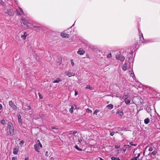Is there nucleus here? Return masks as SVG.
Returning a JSON list of instances; mask_svg holds the SVG:
<instances>
[{"label": "nucleus", "instance_id": "1", "mask_svg": "<svg viewBox=\"0 0 160 160\" xmlns=\"http://www.w3.org/2000/svg\"><path fill=\"white\" fill-rule=\"evenodd\" d=\"M38 143H37L34 145V148L37 152H40L39 150L40 147L42 148V145L39 140L38 141Z\"/></svg>", "mask_w": 160, "mask_h": 160}, {"label": "nucleus", "instance_id": "2", "mask_svg": "<svg viewBox=\"0 0 160 160\" xmlns=\"http://www.w3.org/2000/svg\"><path fill=\"white\" fill-rule=\"evenodd\" d=\"M19 38V37L20 36L21 38V39H20V38L19 39L20 40H24L26 39V37L27 36V33L25 32H21L18 34Z\"/></svg>", "mask_w": 160, "mask_h": 160}, {"label": "nucleus", "instance_id": "3", "mask_svg": "<svg viewBox=\"0 0 160 160\" xmlns=\"http://www.w3.org/2000/svg\"><path fill=\"white\" fill-rule=\"evenodd\" d=\"M4 12L8 14L9 16H13L14 15V13L12 12V10L11 9H7L5 8L4 9Z\"/></svg>", "mask_w": 160, "mask_h": 160}, {"label": "nucleus", "instance_id": "4", "mask_svg": "<svg viewBox=\"0 0 160 160\" xmlns=\"http://www.w3.org/2000/svg\"><path fill=\"white\" fill-rule=\"evenodd\" d=\"M9 104L14 110H16L17 109V107L14 105V103L12 101L9 102Z\"/></svg>", "mask_w": 160, "mask_h": 160}, {"label": "nucleus", "instance_id": "5", "mask_svg": "<svg viewBox=\"0 0 160 160\" xmlns=\"http://www.w3.org/2000/svg\"><path fill=\"white\" fill-rule=\"evenodd\" d=\"M116 58L117 59L120 60L121 61H123L124 60V57L122 55H116Z\"/></svg>", "mask_w": 160, "mask_h": 160}, {"label": "nucleus", "instance_id": "6", "mask_svg": "<svg viewBox=\"0 0 160 160\" xmlns=\"http://www.w3.org/2000/svg\"><path fill=\"white\" fill-rule=\"evenodd\" d=\"M14 128L13 127V125L10 122H8V127L7 130L8 131V130L9 129H12Z\"/></svg>", "mask_w": 160, "mask_h": 160}, {"label": "nucleus", "instance_id": "7", "mask_svg": "<svg viewBox=\"0 0 160 160\" xmlns=\"http://www.w3.org/2000/svg\"><path fill=\"white\" fill-rule=\"evenodd\" d=\"M129 72H131V73H130L131 76L133 78V79H134V78H135V77L134 74V72H133L132 69L131 68H129Z\"/></svg>", "mask_w": 160, "mask_h": 160}, {"label": "nucleus", "instance_id": "8", "mask_svg": "<svg viewBox=\"0 0 160 160\" xmlns=\"http://www.w3.org/2000/svg\"><path fill=\"white\" fill-rule=\"evenodd\" d=\"M84 53V51L81 48H80L77 52L78 54L80 55H83Z\"/></svg>", "mask_w": 160, "mask_h": 160}, {"label": "nucleus", "instance_id": "9", "mask_svg": "<svg viewBox=\"0 0 160 160\" xmlns=\"http://www.w3.org/2000/svg\"><path fill=\"white\" fill-rule=\"evenodd\" d=\"M18 122L20 125H22V121L21 118V116L20 114H19L18 115Z\"/></svg>", "mask_w": 160, "mask_h": 160}, {"label": "nucleus", "instance_id": "10", "mask_svg": "<svg viewBox=\"0 0 160 160\" xmlns=\"http://www.w3.org/2000/svg\"><path fill=\"white\" fill-rule=\"evenodd\" d=\"M61 36L63 38H69V34H66V33H65L62 32L61 33Z\"/></svg>", "mask_w": 160, "mask_h": 160}, {"label": "nucleus", "instance_id": "11", "mask_svg": "<svg viewBox=\"0 0 160 160\" xmlns=\"http://www.w3.org/2000/svg\"><path fill=\"white\" fill-rule=\"evenodd\" d=\"M76 108V106L75 105H72L71 106V107L69 109V112L72 113L73 112V110L74 109H75Z\"/></svg>", "mask_w": 160, "mask_h": 160}, {"label": "nucleus", "instance_id": "12", "mask_svg": "<svg viewBox=\"0 0 160 160\" xmlns=\"http://www.w3.org/2000/svg\"><path fill=\"white\" fill-rule=\"evenodd\" d=\"M20 11H18V10H17L16 11L17 12V14L18 15H20L22 14H23V11L22 10V8H19Z\"/></svg>", "mask_w": 160, "mask_h": 160}, {"label": "nucleus", "instance_id": "13", "mask_svg": "<svg viewBox=\"0 0 160 160\" xmlns=\"http://www.w3.org/2000/svg\"><path fill=\"white\" fill-rule=\"evenodd\" d=\"M14 128H11L8 130L11 136H13L14 134Z\"/></svg>", "mask_w": 160, "mask_h": 160}, {"label": "nucleus", "instance_id": "14", "mask_svg": "<svg viewBox=\"0 0 160 160\" xmlns=\"http://www.w3.org/2000/svg\"><path fill=\"white\" fill-rule=\"evenodd\" d=\"M18 151V148L17 147H15L13 149V153L14 154H17Z\"/></svg>", "mask_w": 160, "mask_h": 160}, {"label": "nucleus", "instance_id": "15", "mask_svg": "<svg viewBox=\"0 0 160 160\" xmlns=\"http://www.w3.org/2000/svg\"><path fill=\"white\" fill-rule=\"evenodd\" d=\"M66 74L69 77H71L72 76H74L75 75L74 73L69 72H66Z\"/></svg>", "mask_w": 160, "mask_h": 160}, {"label": "nucleus", "instance_id": "16", "mask_svg": "<svg viewBox=\"0 0 160 160\" xmlns=\"http://www.w3.org/2000/svg\"><path fill=\"white\" fill-rule=\"evenodd\" d=\"M62 80L60 79L59 78H57L56 79H55L54 81H53V82L55 83H58L59 82L61 81Z\"/></svg>", "mask_w": 160, "mask_h": 160}, {"label": "nucleus", "instance_id": "17", "mask_svg": "<svg viewBox=\"0 0 160 160\" xmlns=\"http://www.w3.org/2000/svg\"><path fill=\"white\" fill-rule=\"evenodd\" d=\"M21 23H22L24 25H27L28 22L27 20L22 19L21 20Z\"/></svg>", "mask_w": 160, "mask_h": 160}, {"label": "nucleus", "instance_id": "18", "mask_svg": "<svg viewBox=\"0 0 160 160\" xmlns=\"http://www.w3.org/2000/svg\"><path fill=\"white\" fill-rule=\"evenodd\" d=\"M113 105L112 104H110L106 106V108L109 109H111L113 108Z\"/></svg>", "mask_w": 160, "mask_h": 160}, {"label": "nucleus", "instance_id": "19", "mask_svg": "<svg viewBox=\"0 0 160 160\" xmlns=\"http://www.w3.org/2000/svg\"><path fill=\"white\" fill-rule=\"evenodd\" d=\"M146 110L148 113H149L150 112L151 109L149 106H148L146 108Z\"/></svg>", "mask_w": 160, "mask_h": 160}, {"label": "nucleus", "instance_id": "20", "mask_svg": "<svg viewBox=\"0 0 160 160\" xmlns=\"http://www.w3.org/2000/svg\"><path fill=\"white\" fill-rule=\"evenodd\" d=\"M130 102L131 100L130 99H127L125 100V102L127 105H129L130 103Z\"/></svg>", "mask_w": 160, "mask_h": 160}, {"label": "nucleus", "instance_id": "21", "mask_svg": "<svg viewBox=\"0 0 160 160\" xmlns=\"http://www.w3.org/2000/svg\"><path fill=\"white\" fill-rule=\"evenodd\" d=\"M128 98V95H124L122 97V99L125 100H126Z\"/></svg>", "mask_w": 160, "mask_h": 160}, {"label": "nucleus", "instance_id": "22", "mask_svg": "<svg viewBox=\"0 0 160 160\" xmlns=\"http://www.w3.org/2000/svg\"><path fill=\"white\" fill-rule=\"evenodd\" d=\"M117 114H119L120 116H122L123 115V113L122 111H119L117 112L116 113Z\"/></svg>", "mask_w": 160, "mask_h": 160}, {"label": "nucleus", "instance_id": "23", "mask_svg": "<svg viewBox=\"0 0 160 160\" xmlns=\"http://www.w3.org/2000/svg\"><path fill=\"white\" fill-rule=\"evenodd\" d=\"M144 123L145 124H147L149 122V119L148 118H147L144 120Z\"/></svg>", "mask_w": 160, "mask_h": 160}, {"label": "nucleus", "instance_id": "24", "mask_svg": "<svg viewBox=\"0 0 160 160\" xmlns=\"http://www.w3.org/2000/svg\"><path fill=\"white\" fill-rule=\"evenodd\" d=\"M127 63H125L124 65V66H123V67H122V69L124 70H126L127 69Z\"/></svg>", "mask_w": 160, "mask_h": 160}, {"label": "nucleus", "instance_id": "25", "mask_svg": "<svg viewBox=\"0 0 160 160\" xmlns=\"http://www.w3.org/2000/svg\"><path fill=\"white\" fill-rule=\"evenodd\" d=\"M85 88L86 89H89L91 90L92 89V87L89 85H87L85 87Z\"/></svg>", "mask_w": 160, "mask_h": 160}, {"label": "nucleus", "instance_id": "26", "mask_svg": "<svg viewBox=\"0 0 160 160\" xmlns=\"http://www.w3.org/2000/svg\"><path fill=\"white\" fill-rule=\"evenodd\" d=\"M111 159L112 160H120L119 158L115 157H112L111 158Z\"/></svg>", "mask_w": 160, "mask_h": 160}, {"label": "nucleus", "instance_id": "27", "mask_svg": "<svg viewBox=\"0 0 160 160\" xmlns=\"http://www.w3.org/2000/svg\"><path fill=\"white\" fill-rule=\"evenodd\" d=\"M69 132H70V133H69L70 134H75L77 132L76 131H70Z\"/></svg>", "mask_w": 160, "mask_h": 160}, {"label": "nucleus", "instance_id": "28", "mask_svg": "<svg viewBox=\"0 0 160 160\" xmlns=\"http://www.w3.org/2000/svg\"><path fill=\"white\" fill-rule=\"evenodd\" d=\"M99 111L98 110L96 109L93 113V114L97 115V113Z\"/></svg>", "mask_w": 160, "mask_h": 160}, {"label": "nucleus", "instance_id": "29", "mask_svg": "<svg viewBox=\"0 0 160 160\" xmlns=\"http://www.w3.org/2000/svg\"><path fill=\"white\" fill-rule=\"evenodd\" d=\"M74 147L75 148L77 149L79 151H81L82 150V149L80 148H79L77 145L75 146Z\"/></svg>", "mask_w": 160, "mask_h": 160}, {"label": "nucleus", "instance_id": "30", "mask_svg": "<svg viewBox=\"0 0 160 160\" xmlns=\"http://www.w3.org/2000/svg\"><path fill=\"white\" fill-rule=\"evenodd\" d=\"M1 122L2 124L3 125H4L6 123L4 119H3V120H2L1 121Z\"/></svg>", "mask_w": 160, "mask_h": 160}, {"label": "nucleus", "instance_id": "31", "mask_svg": "<svg viewBox=\"0 0 160 160\" xmlns=\"http://www.w3.org/2000/svg\"><path fill=\"white\" fill-rule=\"evenodd\" d=\"M24 143V142L23 141H21L19 142V144L21 146H22L23 145Z\"/></svg>", "mask_w": 160, "mask_h": 160}, {"label": "nucleus", "instance_id": "32", "mask_svg": "<svg viewBox=\"0 0 160 160\" xmlns=\"http://www.w3.org/2000/svg\"><path fill=\"white\" fill-rule=\"evenodd\" d=\"M125 147L127 148H129L131 147V146L129 145H126L125 146Z\"/></svg>", "mask_w": 160, "mask_h": 160}, {"label": "nucleus", "instance_id": "33", "mask_svg": "<svg viewBox=\"0 0 160 160\" xmlns=\"http://www.w3.org/2000/svg\"><path fill=\"white\" fill-rule=\"evenodd\" d=\"M112 57V54L111 53L108 54L107 55V57L108 58H110Z\"/></svg>", "mask_w": 160, "mask_h": 160}, {"label": "nucleus", "instance_id": "34", "mask_svg": "<svg viewBox=\"0 0 160 160\" xmlns=\"http://www.w3.org/2000/svg\"><path fill=\"white\" fill-rule=\"evenodd\" d=\"M138 158H137V157H135L132 158L131 159V160H138Z\"/></svg>", "mask_w": 160, "mask_h": 160}, {"label": "nucleus", "instance_id": "35", "mask_svg": "<svg viewBox=\"0 0 160 160\" xmlns=\"http://www.w3.org/2000/svg\"><path fill=\"white\" fill-rule=\"evenodd\" d=\"M129 144H130V145L131 146H136L137 145L136 144H133L132 142H130L129 143Z\"/></svg>", "mask_w": 160, "mask_h": 160}, {"label": "nucleus", "instance_id": "36", "mask_svg": "<svg viewBox=\"0 0 160 160\" xmlns=\"http://www.w3.org/2000/svg\"><path fill=\"white\" fill-rule=\"evenodd\" d=\"M153 150V148H152V147H150L149 148V149H148V150L149 151H152Z\"/></svg>", "mask_w": 160, "mask_h": 160}, {"label": "nucleus", "instance_id": "37", "mask_svg": "<svg viewBox=\"0 0 160 160\" xmlns=\"http://www.w3.org/2000/svg\"><path fill=\"white\" fill-rule=\"evenodd\" d=\"M58 59H59L60 60V63H61V62H62V58H61V57H58Z\"/></svg>", "mask_w": 160, "mask_h": 160}, {"label": "nucleus", "instance_id": "38", "mask_svg": "<svg viewBox=\"0 0 160 160\" xmlns=\"http://www.w3.org/2000/svg\"><path fill=\"white\" fill-rule=\"evenodd\" d=\"M114 134V132H110V135H111L112 136H113Z\"/></svg>", "mask_w": 160, "mask_h": 160}, {"label": "nucleus", "instance_id": "39", "mask_svg": "<svg viewBox=\"0 0 160 160\" xmlns=\"http://www.w3.org/2000/svg\"><path fill=\"white\" fill-rule=\"evenodd\" d=\"M115 147L116 148H118L120 147V146H118V145H115Z\"/></svg>", "mask_w": 160, "mask_h": 160}, {"label": "nucleus", "instance_id": "40", "mask_svg": "<svg viewBox=\"0 0 160 160\" xmlns=\"http://www.w3.org/2000/svg\"><path fill=\"white\" fill-rule=\"evenodd\" d=\"M71 64L72 66H73L74 65V63L72 60H71Z\"/></svg>", "mask_w": 160, "mask_h": 160}, {"label": "nucleus", "instance_id": "41", "mask_svg": "<svg viewBox=\"0 0 160 160\" xmlns=\"http://www.w3.org/2000/svg\"><path fill=\"white\" fill-rule=\"evenodd\" d=\"M87 110L88 111V112L89 113H91L92 112V111L91 110L88 109V108L87 109Z\"/></svg>", "mask_w": 160, "mask_h": 160}, {"label": "nucleus", "instance_id": "42", "mask_svg": "<svg viewBox=\"0 0 160 160\" xmlns=\"http://www.w3.org/2000/svg\"><path fill=\"white\" fill-rule=\"evenodd\" d=\"M38 95H39V97H40V98L42 99V96L40 95V93H38Z\"/></svg>", "mask_w": 160, "mask_h": 160}, {"label": "nucleus", "instance_id": "43", "mask_svg": "<svg viewBox=\"0 0 160 160\" xmlns=\"http://www.w3.org/2000/svg\"><path fill=\"white\" fill-rule=\"evenodd\" d=\"M152 154L153 155H155L156 154V152L155 151H153L152 152Z\"/></svg>", "mask_w": 160, "mask_h": 160}, {"label": "nucleus", "instance_id": "44", "mask_svg": "<svg viewBox=\"0 0 160 160\" xmlns=\"http://www.w3.org/2000/svg\"><path fill=\"white\" fill-rule=\"evenodd\" d=\"M78 141L79 142H81L82 141V140L81 138H78Z\"/></svg>", "mask_w": 160, "mask_h": 160}, {"label": "nucleus", "instance_id": "45", "mask_svg": "<svg viewBox=\"0 0 160 160\" xmlns=\"http://www.w3.org/2000/svg\"><path fill=\"white\" fill-rule=\"evenodd\" d=\"M78 94V92L77 91H75V95L76 96Z\"/></svg>", "mask_w": 160, "mask_h": 160}, {"label": "nucleus", "instance_id": "46", "mask_svg": "<svg viewBox=\"0 0 160 160\" xmlns=\"http://www.w3.org/2000/svg\"><path fill=\"white\" fill-rule=\"evenodd\" d=\"M37 28L38 30H41V28L39 27H37Z\"/></svg>", "mask_w": 160, "mask_h": 160}, {"label": "nucleus", "instance_id": "47", "mask_svg": "<svg viewBox=\"0 0 160 160\" xmlns=\"http://www.w3.org/2000/svg\"><path fill=\"white\" fill-rule=\"evenodd\" d=\"M2 106L1 104H0V110L2 109Z\"/></svg>", "mask_w": 160, "mask_h": 160}, {"label": "nucleus", "instance_id": "48", "mask_svg": "<svg viewBox=\"0 0 160 160\" xmlns=\"http://www.w3.org/2000/svg\"><path fill=\"white\" fill-rule=\"evenodd\" d=\"M27 107L28 108V109L29 110H30L31 109V107L27 105Z\"/></svg>", "mask_w": 160, "mask_h": 160}, {"label": "nucleus", "instance_id": "49", "mask_svg": "<svg viewBox=\"0 0 160 160\" xmlns=\"http://www.w3.org/2000/svg\"><path fill=\"white\" fill-rule=\"evenodd\" d=\"M140 153H138V154L137 156V157H137V158H138L140 157Z\"/></svg>", "mask_w": 160, "mask_h": 160}, {"label": "nucleus", "instance_id": "50", "mask_svg": "<svg viewBox=\"0 0 160 160\" xmlns=\"http://www.w3.org/2000/svg\"><path fill=\"white\" fill-rule=\"evenodd\" d=\"M0 3L2 4V3H3V1L2 0H0Z\"/></svg>", "mask_w": 160, "mask_h": 160}, {"label": "nucleus", "instance_id": "51", "mask_svg": "<svg viewBox=\"0 0 160 160\" xmlns=\"http://www.w3.org/2000/svg\"><path fill=\"white\" fill-rule=\"evenodd\" d=\"M50 160H54L53 158L52 157L50 158Z\"/></svg>", "mask_w": 160, "mask_h": 160}, {"label": "nucleus", "instance_id": "52", "mask_svg": "<svg viewBox=\"0 0 160 160\" xmlns=\"http://www.w3.org/2000/svg\"><path fill=\"white\" fill-rule=\"evenodd\" d=\"M24 160H29L28 158H26Z\"/></svg>", "mask_w": 160, "mask_h": 160}, {"label": "nucleus", "instance_id": "53", "mask_svg": "<svg viewBox=\"0 0 160 160\" xmlns=\"http://www.w3.org/2000/svg\"><path fill=\"white\" fill-rule=\"evenodd\" d=\"M16 159V158H15V157H13L12 158V160H15Z\"/></svg>", "mask_w": 160, "mask_h": 160}, {"label": "nucleus", "instance_id": "54", "mask_svg": "<svg viewBox=\"0 0 160 160\" xmlns=\"http://www.w3.org/2000/svg\"><path fill=\"white\" fill-rule=\"evenodd\" d=\"M32 25L34 28H37V27H36V26H35L34 25H33V24L32 25Z\"/></svg>", "mask_w": 160, "mask_h": 160}, {"label": "nucleus", "instance_id": "55", "mask_svg": "<svg viewBox=\"0 0 160 160\" xmlns=\"http://www.w3.org/2000/svg\"><path fill=\"white\" fill-rule=\"evenodd\" d=\"M99 159H100V160H103V159H102V158H99Z\"/></svg>", "mask_w": 160, "mask_h": 160}, {"label": "nucleus", "instance_id": "56", "mask_svg": "<svg viewBox=\"0 0 160 160\" xmlns=\"http://www.w3.org/2000/svg\"><path fill=\"white\" fill-rule=\"evenodd\" d=\"M51 128H52V129H54V128L53 127H51Z\"/></svg>", "mask_w": 160, "mask_h": 160}, {"label": "nucleus", "instance_id": "57", "mask_svg": "<svg viewBox=\"0 0 160 160\" xmlns=\"http://www.w3.org/2000/svg\"><path fill=\"white\" fill-rule=\"evenodd\" d=\"M126 149H124V150H123V151L124 152H125L126 151Z\"/></svg>", "mask_w": 160, "mask_h": 160}, {"label": "nucleus", "instance_id": "58", "mask_svg": "<svg viewBox=\"0 0 160 160\" xmlns=\"http://www.w3.org/2000/svg\"><path fill=\"white\" fill-rule=\"evenodd\" d=\"M142 38H143V35H142Z\"/></svg>", "mask_w": 160, "mask_h": 160}, {"label": "nucleus", "instance_id": "59", "mask_svg": "<svg viewBox=\"0 0 160 160\" xmlns=\"http://www.w3.org/2000/svg\"><path fill=\"white\" fill-rule=\"evenodd\" d=\"M48 152H46V154H47V153H48Z\"/></svg>", "mask_w": 160, "mask_h": 160}]
</instances>
